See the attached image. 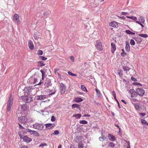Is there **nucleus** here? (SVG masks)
I'll list each match as a JSON object with an SVG mask.
<instances>
[{"mask_svg":"<svg viewBox=\"0 0 148 148\" xmlns=\"http://www.w3.org/2000/svg\"><path fill=\"white\" fill-rule=\"evenodd\" d=\"M21 113L22 115L27 114L29 111V104H24L21 105Z\"/></svg>","mask_w":148,"mask_h":148,"instance_id":"1","label":"nucleus"},{"mask_svg":"<svg viewBox=\"0 0 148 148\" xmlns=\"http://www.w3.org/2000/svg\"><path fill=\"white\" fill-rule=\"evenodd\" d=\"M24 116H21L18 118V121L21 123H25L28 122L29 117L27 114Z\"/></svg>","mask_w":148,"mask_h":148,"instance_id":"2","label":"nucleus"},{"mask_svg":"<svg viewBox=\"0 0 148 148\" xmlns=\"http://www.w3.org/2000/svg\"><path fill=\"white\" fill-rule=\"evenodd\" d=\"M136 90V91L137 95L141 97L143 96L145 94V91L143 88H138Z\"/></svg>","mask_w":148,"mask_h":148,"instance_id":"3","label":"nucleus"},{"mask_svg":"<svg viewBox=\"0 0 148 148\" xmlns=\"http://www.w3.org/2000/svg\"><path fill=\"white\" fill-rule=\"evenodd\" d=\"M60 93L62 95L64 94L66 90V87L63 84L61 83L60 84Z\"/></svg>","mask_w":148,"mask_h":148,"instance_id":"4","label":"nucleus"},{"mask_svg":"<svg viewBox=\"0 0 148 148\" xmlns=\"http://www.w3.org/2000/svg\"><path fill=\"white\" fill-rule=\"evenodd\" d=\"M33 127L34 128L40 130H42L44 127L42 123H38L36 124V127H35V125H33Z\"/></svg>","mask_w":148,"mask_h":148,"instance_id":"5","label":"nucleus"},{"mask_svg":"<svg viewBox=\"0 0 148 148\" xmlns=\"http://www.w3.org/2000/svg\"><path fill=\"white\" fill-rule=\"evenodd\" d=\"M52 84L51 79L48 78H46V80L44 83V85L48 87L51 86Z\"/></svg>","mask_w":148,"mask_h":148,"instance_id":"6","label":"nucleus"},{"mask_svg":"<svg viewBox=\"0 0 148 148\" xmlns=\"http://www.w3.org/2000/svg\"><path fill=\"white\" fill-rule=\"evenodd\" d=\"M129 92L131 94V97H134L137 96V92L136 91H135V90L133 89H131L130 90Z\"/></svg>","mask_w":148,"mask_h":148,"instance_id":"7","label":"nucleus"},{"mask_svg":"<svg viewBox=\"0 0 148 148\" xmlns=\"http://www.w3.org/2000/svg\"><path fill=\"white\" fill-rule=\"evenodd\" d=\"M23 90L28 95H29L31 92L32 89L30 86L25 87Z\"/></svg>","mask_w":148,"mask_h":148,"instance_id":"8","label":"nucleus"},{"mask_svg":"<svg viewBox=\"0 0 148 148\" xmlns=\"http://www.w3.org/2000/svg\"><path fill=\"white\" fill-rule=\"evenodd\" d=\"M28 46L29 48L31 50H33L34 48V45L32 41L29 40H28Z\"/></svg>","mask_w":148,"mask_h":148,"instance_id":"9","label":"nucleus"},{"mask_svg":"<svg viewBox=\"0 0 148 148\" xmlns=\"http://www.w3.org/2000/svg\"><path fill=\"white\" fill-rule=\"evenodd\" d=\"M112 94L113 95V97L114 98V99L117 102V103L118 104V107L119 108H121V106L120 105V104H119V101H118V100H117V99L116 98V93L115 91H114L113 90L112 91Z\"/></svg>","mask_w":148,"mask_h":148,"instance_id":"10","label":"nucleus"},{"mask_svg":"<svg viewBox=\"0 0 148 148\" xmlns=\"http://www.w3.org/2000/svg\"><path fill=\"white\" fill-rule=\"evenodd\" d=\"M32 140V138H29L27 136H25L23 139V141L26 143H29Z\"/></svg>","mask_w":148,"mask_h":148,"instance_id":"11","label":"nucleus"},{"mask_svg":"<svg viewBox=\"0 0 148 148\" xmlns=\"http://www.w3.org/2000/svg\"><path fill=\"white\" fill-rule=\"evenodd\" d=\"M108 139L111 141H115L116 140L115 136L111 134H108Z\"/></svg>","mask_w":148,"mask_h":148,"instance_id":"12","label":"nucleus"},{"mask_svg":"<svg viewBox=\"0 0 148 148\" xmlns=\"http://www.w3.org/2000/svg\"><path fill=\"white\" fill-rule=\"evenodd\" d=\"M96 47L98 50H101L102 49V44L100 42L97 41L96 42Z\"/></svg>","mask_w":148,"mask_h":148,"instance_id":"13","label":"nucleus"},{"mask_svg":"<svg viewBox=\"0 0 148 148\" xmlns=\"http://www.w3.org/2000/svg\"><path fill=\"white\" fill-rule=\"evenodd\" d=\"M35 75L34 74V75H32L29 78L28 80V83L30 84H33V83L34 79V76Z\"/></svg>","mask_w":148,"mask_h":148,"instance_id":"14","label":"nucleus"},{"mask_svg":"<svg viewBox=\"0 0 148 148\" xmlns=\"http://www.w3.org/2000/svg\"><path fill=\"white\" fill-rule=\"evenodd\" d=\"M111 51L113 53H114V51L116 49V46L115 44L113 43H111Z\"/></svg>","mask_w":148,"mask_h":148,"instance_id":"15","label":"nucleus"},{"mask_svg":"<svg viewBox=\"0 0 148 148\" xmlns=\"http://www.w3.org/2000/svg\"><path fill=\"white\" fill-rule=\"evenodd\" d=\"M109 25L110 26L114 27H117L118 25L117 23L115 21H113L109 23Z\"/></svg>","mask_w":148,"mask_h":148,"instance_id":"16","label":"nucleus"},{"mask_svg":"<svg viewBox=\"0 0 148 148\" xmlns=\"http://www.w3.org/2000/svg\"><path fill=\"white\" fill-rule=\"evenodd\" d=\"M136 111L139 110L141 108L140 106V104L138 103H134L133 104Z\"/></svg>","mask_w":148,"mask_h":148,"instance_id":"17","label":"nucleus"},{"mask_svg":"<svg viewBox=\"0 0 148 148\" xmlns=\"http://www.w3.org/2000/svg\"><path fill=\"white\" fill-rule=\"evenodd\" d=\"M72 109L77 108L78 109L80 110L81 108V106L77 104H73L71 106Z\"/></svg>","mask_w":148,"mask_h":148,"instance_id":"18","label":"nucleus"},{"mask_svg":"<svg viewBox=\"0 0 148 148\" xmlns=\"http://www.w3.org/2000/svg\"><path fill=\"white\" fill-rule=\"evenodd\" d=\"M46 97V96L45 95H41L37 96V99L38 100H41L44 99Z\"/></svg>","mask_w":148,"mask_h":148,"instance_id":"19","label":"nucleus"},{"mask_svg":"<svg viewBox=\"0 0 148 148\" xmlns=\"http://www.w3.org/2000/svg\"><path fill=\"white\" fill-rule=\"evenodd\" d=\"M132 38L136 41L137 44H140L142 41V40L140 38L132 37Z\"/></svg>","mask_w":148,"mask_h":148,"instance_id":"20","label":"nucleus"},{"mask_svg":"<svg viewBox=\"0 0 148 148\" xmlns=\"http://www.w3.org/2000/svg\"><path fill=\"white\" fill-rule=\"evenodd\" d=\"M83 99L80 97H75L73 99V101L77 103L83 101Z\"/></svg>","mask_w":148,"mask_h":148,"instance_id":"21","label":"nucleus"},{"mask_svg":"<svg viewBox=\"0 0 148 148\" xmlns=\"http://www.w3.org/2000/svg\"><path fill=\"white\" fill-rule=\"evenodd\" d=\"M49 92L51 93L48 95V97H49L48 96L49 95H51L54 94L56 93V90L55 89V88L53 90V89L51 90L50 89H49Z\"/></svg>","mask_w":148,"mask_h":148,"instance_id":"22","label":"nucleus"},{"mask_svg":"<svg viewBox=\"0 0 148 148\" xmlns=\"http://www.w3.org/2000/svg\"><path fill=\"white\" fill-rule=\"evenodd\" d=\"M125 50L127 52H129L130 50V47L129 44L127 42H126Z\"/></svg>","mask_w":148,"mask_h":148,"instance_id":"23","label":"nucleus"},{"mask_svg":"<svg viewBox=\"0 0 148 148\" xmlns=\"http://www.w3.org/2000/svg\"><path fill=\"white\" fill-rule=\"evenodd\" d=\"M38 66L39 67H42V66L45 65V64L44 63V62L40 61L38 62Z\"/></svg>","mask_w":148,"mask_h":148,"instance_id":"24","label":"nucleus"},{"mask_svg":"<svg viewBox=\"0 0 148 148\" xmlns=\"http://www.w3.org/2000/svg\"><path fill=\"white\" fill-rule=\"evenodd\" d=\"M31 135H33L35 136H39V134L37 132L33 130L31 133Z\"/></svg>","mask_w":148,"mask_h":148,"instance_id":"25","label":"nucleus"},{"mask_svg":"<svg viewBox=\"0 0 148 148\" xmlns=\"http://www.w3.org/2000/svg\"><path fill=\"white\" fill-rule=\"evenodd\" d=\"M25 97V101L26 103L30 102L32 100V97L26 96Z\"/></svg>","mask_w":148,"mask_h":148,"instance_id":"26","label":"nucleus"},{"mask_svg":"<svg viewBox=\"0 0 148 148\" xmlns=\"http://www.w3.org/2000/svg\"><path fill=\"white\" fill-rule=\"evenodd\" d=\"M101 136L99 137V139L100 141L103 142V141H104L106 139V138L104 136H103V133L102 132L101 133Z\"/></svg>","mask_w":148,"mask_h":148,"instance_id":"27","label":"nucleus"},{"mask_svg":"<svg viewBox=\"0 0 148 148\" xmlns=\"http://www.w3.org/2000/svg\"><path fill=\"white\" fill-rule=\"evenodd\" d=\"M139 20V22L142 23H144L145 22L144 18L142 16H140Z\"/></svg>","mask_w":148,"mask_h":148,"instance_id":"28","label":"nucleus"},{"mask_svg":"<svg viewBox=\"0 0 148 148\" xmlns=\"http://www.w3.org/2000/svg\"><path fill=\"white\" fill-rule=\"evenodd\" d=\"M14 19L16 21H19V17L18 14H14L13 17Z\"/></svg>","mask_w":148,"mask_h":148,"instance_id":"29","label":"nucleus"},{"mask_svg":"<svg viewBox=\"0 0 148 148\" xmlns=\"http://www.w3.org/2000/svg\"><path fill=\"white\" fill-rule=\"evenodd\" d=\"M44 125L45 126L46 128H47L48 129H50L51 128V125L52 123H46Z\"/></svg>","mask_w":148,"mask_h":148,"instance_id":"30","label":"nucleus"},{"mask_svg":"<svg viewBox=\"0 0 148 148\" xmlns=\"http://www.w3.org/2000/svg\"><path fill=\"white\" fill-rule=\"evenodd\" d=\"M13 100V96L11 95H10L9 98L8 100V103L12 104Z\"/></svg>","mask_w":148,"mask_h":148,"instance_id":"31","label":"nucleus"},{"mask_svg":"<svg viewBox=\"0 0 148 148\" xmlns=\"http://www.w3.org/2000/svg\"><path fill=\"white\" fill-rule=\"evenodd\" d=\"M141 121L142 124L143 125H148V123L144 119H141Z\"/></svg>","mask_w":148,"mask_h":148,"instance_id":"32","label":"nucleus"},{"mask_svg":"<svg viewBox=\"0 0 148 148\" xmlns=\"http://www.w3.org/2000/svg\"><path fill=\"white\" fill-rule=\"evenodd\" d=\"M123 71L120 69H118V73L120 77H122L123 75Z\"/></svg>","mask_w":148,"mask_h":148,"instance_id":"33","label":"nucleus"},{"mask_svg":"<svg viewBox=\"0 0 148 148\" xmlns=\"http://www.w3.org/2000/svg\"><path fill=\"white\" fill-rule=\"evenodd\" d=\"M81 116L82 115L81 114H74L73 117H76L77 119H79Z\"/></svg>","mask_w":148,"mask_h":148,"instance_id":"34","label":"nucleus"},{"mask_svg":"<svg viewBox=\"0 0 148 148\" xmlns=\"http://www.w3.org/2000/svg\"><path fill=\"white\" fill-rule=\"evenodd\" d=\"M18 134L20 138L21 139H23H23L24 138L25 136H24L22 134H21V131H19L18 132Z\"/></svg>","mask_w":148,"mask_h":148,"instance_id":"35","label":"nucleus"},{"mask_svg":"<svg viewBox=\"0 0 148 148\" xmlns=\"http://www.w3.org/2000/svg\"><path fill=\"white\" fill-rule=\"evenodd\" d=\"M12 105V104L10 103H8L7 110L8 112H9L10 111Z\"/></svg>","mask_w":148,"mask_h":148,"instance_id":"36","label":"nucleus"},{"mask_svg":"<svg viewBox=\"0 0 148 148\" xmlns=\"http://www.w3.org/2000/svg\"><path fill=\"white\" fill-rule=\"evenodd\" d=\"M115 144H114L113 142H110L109 143L108 145V147H111L112 148H113L115 147Z\"/></svg>","mask_w":148,"mask_h":148,"instance_id":"37","label":"nucleus"},{"mask_svg":"<svg viewBox=\"0 0 148 148\" xmlns=\"http://www.w3.org/2000/svg\"><path fill=\"white\" fill-rule=\"evenodd\" d=\"M123 69L124 71H128L130 69L127 66H123Z\"/></svg>","mask_w":148,"mask_h":148,"instance_id":"38","label":"nucleus"},{"mask_svg":"<svg viewBox=\"0 0 148 148\" xmlns=\"http://www.w3.org/2000/svg\"><path fill=\"white\" fill-rule=\"evenodd\" d=\"M95 90L96 92V94L97 96L99 97H100L101 94L100 91L97 88H95Z\"/></svg>","mask_w":148,"mask_h":148,"instance_id":"39","label":"nucleus"},{"mask_svg":"<svg viewBox=\"0 0 148 148\" xmlns=\"http://www.w3.org/2000/svg\"><path fill=\"white\" fill-rule=\"evenodd\" d=\"M138 35L141 37H143L145 38L148 37V35L146 34H139Z\"/></svg>","mask_w":148,"mask_h":148,"instance_id":"40","label":"nucleus"},{"mask_svg":"<svg viewBox=\"0 0 148 148\" xmlns=\"http://www.w3.org/2000/svg\"><path fill=\"white\" fill-rule=\"evenodd\" d=\"M39 59L41 60H45L47 59V58L43 56H40L39 57Z\"/></svg>","mask_w":148,"mask_h":148,"instance_id":"41","label":"nucleus"},{"mask_svg":"<svg viewBox=\"0 0 148 148\" xmlns=\"http://www.w3.org/2000/svg\"><path fill=\"white\" fill-rule=\"evenodd\" d=\"M79 123L80 124H86L88 123V122L86 120H80L79 121Z\"/></svg>","mask_w":148,"mask_h":148,"instance_id":"42","label":"nucleus"},{"mask_svg":"<svg viewBox=\"0 0 148 148\" xmlns=\"http://www.w3.org/2000/svg\"><path fill=\"white\" fill-rule=\"evenodd\" d=\"M78 148H83V144L82 141H80L78 145Z\"/></svg>","mask_w":148,"mask_h":148,"instance_id":"43","label":"nucleus"},{"mask_svg":"<svg viewBox=\"0 0 148 148\" xmlns=\"http://www.w3.org/2000/svg\"><path fill=\"white\" fill-rule=\"evenodd\" d=\"M81 88L83 91H86V92H88L86 88L84 85H82L81 86Z\"/></svg>","mask_w":148,"mask_h":148,"instance_id":"44","label":"nucleus"},{"mask_svg":"<svg viewBox=\"0 0 148 148\" xmlns=\"http://www.w3.org/2000/svg\"><path fill=\"white\" fill-rule=\"evenodd\" d=\"M130 43L131 45H135V42L133 39H131L130 40Z\"/></svg>","mask_w":148,"mask_h":148,"instance_id":"45","label":"nucleus"},{"mask_svg":"<svg viewBox=\"0 0 148 148\" xmlns=\"http://www.w3.org/2000/svg\"><path fill=\"white\" fill-rule=\"evenodd\" d=\"M37 54L39 55H42L43 52L42 50H39L37 51Z\"/></svg>","mask_w":148,"mask_h":148,"instance_id":"46","label":"nucleus"},{"mask_svg":"<svg viewBox=\"0 0 148 148\" xmlns=\"http://www.w3.org/2000/svg\"><path fill=\"white\" fill-rule=\"evenodd\" d=\"M138 114L139 115L141 116V118H143V116L146 115V113H145L139 112L138 113Z\"/></svg>","mask_w":148,"mask_h":148,"instance_id":"47","label":"nucleus"},{"mask_svg":"<svg viewBox=\"0 0 148 148\" xmlns=\"http://www.w3.org/2000/svg\"><path fill=\"white\" fill-rule=\"evenodd\" d=\"M133 84L135 86H142V85L140 83L137 82H134L133 83Z\"/></svg>","mask_w":148,"mask_h":148,"instance_id":"48","label":"nucleus"},{"mask_svg":"<svg viewBox=\"0 0 148 148\" xmlns=\"http://www.w3.org/2000/svg\"><path fill=\"white\" fill-rule=\"evenodd\" d=\"M122 52L121 53V55L122 56L124 57L126 54V53L125 52L124 49H122Z\"/></svg>","mask_w":148,"mask_h":148,"instance_id":"49","label":"nucleus"},{"mask_svg":"<svg viewBox=\"0 0 148 148\" xmlns=\"http://www.w3.org/2000/svg\"><path fill=\"white\" fill-rule=\"evenodd\" d=\"M49 15V13L47 11L44 13L43 15L45 17H48Z\"/></svg>","mask_w":148,"mask_h":148,"instance_id":"50","label":"nucleus"},{"mask_svg":"<svg viewBox=\"0 0 148 148\" xmlns=\"http://www.w3.org/2000/svg\"><path fill=\"white\" fill-rule=\"evenodd\" d=\"M68 73L69 75H71L72 76H77L76 74L73 73L71 72L70 71H68Z\"/></svg>","mask_w":148,"mask_h":148,"instance_id":"51","label":"nucleus"},{"mask_svg":"<svg viewBox=\"0 0 148 148\" xmlns=\"http://www.w3.org/2000/svg\"><path fill=\"white\" fill-rule=\"evenodd\" d=\"M34 39L36 40H38L39 38V37L36 33L34 34Z\"/></svg>","mask_w":148,"mask_h":148,"instance_id":"52","label":"nucleus"},{"mask_svg":"<svg viewBox=\"0 0 148 148\" xmlns=\"http://www.w3.org/2000/svg\"><path fill=\"white\" fill-rule=\"evenodd\" d=\"M59 133V132L58 130H56L55 131L53 134H52L51 135H58Z\"/></svg>","mask_w":148,"mask_h":148,"instance_id":"53","label":"nucleus"},{"mask_svg":"<svg viewBox=\"0 0 148 148\" xmlns=\"http://www.w3.org/2000/svg\"><path fill=\"white\" fill-rule=\"evenodd\" d=\"M135 22L140 25L142 27H144V25L142 23H141L140 22L138 21H136Z\"/></svg>","mask_w":148,"mask_h":148,"instance_id":"54","label":"nucleus"},{"mask_svg":"<svg viewBox=\"0 0 148 148\" xmlns=\"http://www.w3.org/2000/svg\"><path fill=\"white\" fill-rule=\"evenodd\" d=\"M40 72L42 73V79H43V75H45V72L43 70H41L40 71Z\"/></svg>","mask_w":148,"mask_h":148,"instance_id":"55","label":"nucleus"},{"mask_svg":"<svg viewBox=\"0 0 148 148\" xmlns=\"http://www.w3.org/2000/svg\"><path fill=\"white\" fill-rule=\"evenodd\" d=\"M131 79L134 82H136L137 81V79L133 76L131 77Z\"/></svg>","mask_w":148,"mask_h":148,"instance_id":"56","label":"nucleus"},{"mask_svg":"<svg viewBox=\"0 0 148 148\" xmlns=\"http://www.w3.org/2000/svg\"><path fill=\"white\" fill-rule=\"evenodd\" d=\"M51 121L52 122L55 121H56V119L54 116H51Z\"/></svg>","mask_w":148,"mask_h":148,"instance_id":"57","label":"nucleus"},{"mask_svg":"<svg viewBox=\"0 0 148 148\" xmlns=\"http://www.w3.org/2000/svg\"><path fill=\"white\" fill-rule=\"evenodd\" d=\"M22 134L23 135H25V134L27 133V131H26V130H22Z\"/></svg>","mask_w":148,"mask_h":148,"instance_id":"58","label":"nucleus"},{"mask_svg":"<svg viewBox=\"0 0 148 148\" xmlns=\"http://www.w3.org/2000/svg\"><path fill=\"white\" fill-rule=\"evenodd\" d=\"M125 32L127 34H131L132 32L131 31L129 30H125Z\"/></svg>","mask_w":148,"mask_h":148,"instance_id":"59","label":"nucleus"},{"mask_svg":"<svg viewBox=\"0 0 148 148\" xmlns=\"http://www.w3.org/2000/svg\"><path fill=\"white\" fill-rule=\"evenodd\" d=\"M37 81V79L36 78H35V77H34V81L33 83V84H37L36 82Z\"/></svg>","mask_w":148,"mask_h":148,"instance_id":"60","label":"nucleus"},{"mask_svg":"<svg viewBox=\"0 0 148 148\" xmlns=\"http://www.w3.org/2000/svg\"><path fill=\"white\" fill-rule=\"evenodd\" d=\"M121 14L122 15H125L126 16H127L128 15V13L127 12H122L121 13Z\"/></svg>","mask_w":148,"mask_h":148,"instance_id":"61","label":"nucleus"},{"mask_svg":"<svg viewBox=\"0 0 148 148\" xmlns=\"http://www.w3.org/2000/svg\"><path fill=\"white\" fill-rule=\"evenodd\" d=\"M26 130L27 132H29L30 134H31V133H32V132L33 131L32 130H31L28 128L26 129Z\"/></svg>","mask_w":148,"mask_h":148,"instance_id":"62","label":"nucleus"},{"mask_svg":"<svg viewBox=\"0 0 148 148\" xmlns=\"http://www.w3.org/2000/svg\"><path fill=\"white\" fill-rule=\"evenodd\" d=\"M119 18H120L121 19H123L124 21H125L126 20V18H125L124 17V16H119Z\"/></svg>","mask_w":148,"mask_h":148,"instance_id":"63","label":"nucleus"},{"mask_svg":"<svg viewBox=\"0 0 148 148\" xmlns=\"http://www.w3.org/2000/svg\"><path fill=\"white\" fill-rule=\"evenodd\" d=\"M18 125H19V128L20 129H25V128L23 127L22 125H21L20 124L18 123Z\"/></svg>","mask_w":148,"mask_h":148,"instance_id":"64","label":"nucleus"}]
</instances>
